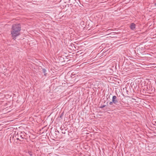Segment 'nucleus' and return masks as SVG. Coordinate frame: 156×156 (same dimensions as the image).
<instances>
[{
	"label": "nucleus",
	"mask_w": 156,
	"mask_h": 156,
	"mask_svg": "<svg viewBox=\"0 0 156 156\" xmlns=\"http://www.w3.org/2000/svg\"><path fill=\"white\" fill-rule=\"evenodd\" d=\"M21 26L20 24L12 25L11 31V34L13 39L15 40L16 37L20 34Z\"/></svg>",
	"instance_id": "obj_1"
},
{
	"label": "nucleus",
	"mask_w": 156,
	"mask_h": 156,
	"mask_svg": "<svg viewBox=\"0 0 156 156\" xmlns=\"http://www.w3.org/2000/svg\"><path fill=\"white\" fill-rule=\"evenodd\" d=\"M112 101V102H113V104L117 105V107L118 108L120 107V106L118 104L119 102L118 99L116 96L114 95L113 96Z\"/></svg>",
	"instance_id": "obj_2"
},
{
	"label": "nucleus",
	"mask_w": 156,
	"mask_h": 156,
	"mask_svg": "<svg viewBox=\"0 0 156 156\" xmlns=\"http://www.w3.org/2000/svg\"><path fill=\"white\" fill-rule=\"evenodd\" d=\"M136 25L134 23H132L130 24V29L132 30H134L136 28Z\"/></svg>",
	"instance_id": "obj_3"
},
{
	"label": "nucleus",
	"mask_w": 156,
	"mask_h": 156,
	"mask_svg": "<svg viewBox=\"0 0 156 156\" xmlns=\"http://www.w3.org/2000/svg\"><path fill=\"white\" fill-rule=\"evenodd\" d=\"M28 153L30 156H32V153L30 151H28Z\"/></svg>",
	"instance_id": "obj_4"
},
{
	"label": "nucleus",
	"mask_w": 156,
	"mask_h": 156,
	"mask_svg": "<svg viewBox=\"0 0 156 156\" xmlns=\"http://www.w3.org/2000/svg\"><path fill=\"white\" fill-rule=\"evenodd\" d=\"M43 73H44V75H46V69H43Z\"/></svg>",
	"instance_id": "obj_5"
},
{
	"label": "nucleus",
	"mask_w": 156,
	"mask_h": 156,
	"mask_svg": "<svg viewBox=\"0 0 156 156\" xmlns=\"http://www.w3.org/2000/svg\"><path fill=\"white\" fill-rule=\"evenodd\" d=\"M113 104V102H112V101H111L109 103V104L110 105H112Z\"/></svg>",
	"instance_id": "obj_6"
},
{
	"label": "nucleus",
	"mask_w": 156,
	"mask_h": 156,
	"mask_svg": "<svg viewBox=\"0 0 156 156\" xmlns=\"http://www.w3.org/2000/svg\"><path fill=\"white\" fill-rule=\"evenodd\" d=\"M20 137L21 138H22V139H24V138L22 136V135H20Z\"/></svg>",
	"instance_id": "obj_7"
},
{
	"label": "nucleus",
	"mask_w": 156,
	"mask_h": 156,
	"mask_svg": "<svg viewBox=\"0 0 156 156\" xmlns=\"http://www.w3.org/2000/svg\"><path fill=\"white\" fill-rule=\"evenodd\" d=\"M20 141H23V140H20Z\"/></svg>",
	"instance_id": "obj_8"
},
{
	"label": "nucleus",
	"mask_w": 156,
	"mask_h": 156,
	"mask_svg": "<svg viewBox=\"0 0 156 156\" xmlns=\"http://www.w3.org/2000/svg\"><path fill=\"white\" fill-rule=\"evenodd\" d=\"M17 139L18 140H20V139H19V138H17Z\"/></svg>",
	"instance_id": "obj_9"
},
{
	"label": "nucleus",
	"mask_w": 156,
	"mask_h": 156,
	"mask_svg": "<svg viewBox=\"0 0 156 156\" xmlns=\"http://www.w3.org/2000/svg\"><path fill=\"white\" fill-rule=\"evenodd\" d=\"M105 106L104 105V106H103L102 107L103 108V107H105Z\"/></svg>",
	"instance_id": "obj_10"
},
{
	"label": "nucleus",
	"mask_w": 156,
	"mask_h": 156,
	"mask_svg": "<svg viewBox=\"0 0 156 156\" xmlns=\"http://www.w3.org/2000/svg\"><path fill=\"white\" fill-rule=\"evenodd\" d=\"M155 5L156 6V2L155 3Z\"/></svg>",
	"instance_id": "obj_11"
}]
</instances>
